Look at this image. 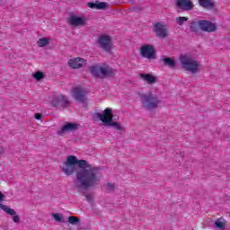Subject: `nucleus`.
<instances>
[{
  "mask_svg": "<svg viewBox=\"0 0 230 230\" xmlns=\"http://www.w3.org/2000/svg\"><path fill=\"white\" fill-rule=\"evenodd\" d=\"M11 216L13 217V221L14 222V224H19L21 222V217H19L16 212L14 215Z\"/></svg>",
  "mask_w": 230,
  "mask_h": 230,
  "instance_id": "bb28decb",
  "label": "nucleus"
},
{
  "mask_svg": "<svg viewBox=\"0 0 230 230\" xmlns=\"http://www.w3.org/2000/svg\"><path fill=\"white\" fill-rule=\"evenodd\" d=\"M199 6L206 10H213L215 8V2L213 0H198Z\"/></svg>",
  "mask_w": 230,
  "mask_h": 230,
  "instance_id": "6ab92c4d",
  "label": "nucleus"
},
{
  "mask_svg": "<svg viewBox=\"0 0 230 230\" xmlns=\"http://www.w3.org/2000/svg\"><path fill=\"white\" fill-rule=\"evenodd\" d=\"M180 62L185 69V71H189L193 75L199 73V63L197 60H194L193 58L188 55H181L180 56Z\"/></svg>",
  "mask_w": 230,
  "mask_h": 230,
  "instance_id": "20e7f679",
  "label": "nucleus"
},
{
  "mask_svg": "<svg viewBox=\"0 0 230 230\" xmlns=\"http://www.w3.org/2000/svg\"><path fill=\"white\" fill-rule=\"evenodd\" d=\"M86 60L81 58H75L73 59L68 60V66L72 69H80V67H84L86 64Z\"/></svg>",
  "mask_w": 230,
  "mask_h": 230,
  "instance_id": "ddd939ff",
  "label": "nucleus"
},
{
  "mask_svg": "<svg viewBox=\"0 0 230 230\" xmlns=\"http://www.w3.org/2000/svg\"><path fill=\"white\" fill-rule=\"evenodd\" d=\"M177 8L182 10L183 12H190L195 8V4L191 0H175Z\"/></svg>",
  "mask_w": 230,
  "mask_h": 230,
  "instance_id": "f8f14e48",
  "label": "nucleus"
},
{
  "mask_svg": "<svg viewBox=\"0 0 230 230\" xmlns=\"http://www.w3.org/2000/svg\"><path fill=\"white\" fill-rule=\"evenodd\" d=\"M4 150L3 148H0V154H3Z\"/></svg>",
  "mask_w": 230,
  "mask_h": 230,
  "instance_id": "2f4dec72",
  "label": "nucleus"
},
{
  "mask_svg": "<svg viewBox=\"0 0 230 230\" xmlns=\"http://www.w3.org/2000/svg\"><path fill=\"white\" fill-rule=\"evenodd\" d=\"M68 222L69 224H72V225L78 224V222H80V218L75 216H70L68 217Z\"/></svg>",
  "mask_w": 230,
  "mask_h": 230,
  "instance_id": "a878e982",
  "label": "nucleus"
},
{
  "mask_svg": "<svg viewBox=\"0 0 230 230\" xmlns=\"http://www.w3.org/2000/svg\"><path fill=\"white\" fill-rule=\"evenodd\" d=\"M108 191H114V184L107 183Z\"/></svg>",
  "mask_w": 230,
  "mask_h": 230,
  "instance_id": "c85d7f7f",
  "label": "nucleus"
},
{
  "mask_svg": "<svg viewBox=\"0 0 230 230\" xmlns=\"http://www.w3.org/2000/svg\"><path fill=\"white\" fill-rule=\"evenodd\" d=\"M34 118H35V119H42V114H40V113H36V114L34 115Z\"/></svg>",
  "mask_w": 230,
  "mask_h": 230,
  "instance_id": "c756f323",
  "label": "nucleus"
},
{
  "mask_svg": "<svg viewBox=\"0 0 230 230\" xmlns=\"http://www.w3.org/2000/svg\"><path fill=\"white\" fill-rule=\"evenodd\" d=\"M154 31L159 39H166L168 37V28L165 24L156 22L154 24Z\"/></svg>",
  "mask_w": 230,
  "mask_h": 230,
  "instance_id": "9d476101",
  "label": "nucleus"
},
{
  "mask_svg": "<svg viewBox=\"0 0 230 230\" xmlns=\"http://www.w3.org/2000/svg\"><path fill=\"white\" fill-rule=\"evenodd\" d=\"M140 100L142 102V107L146 109V111H154L157 109L159 105H161V100L159 97L152 93L141 95Z\"/></svg>",
  "mask_w": 230,
  "mask_h": 230,
  "instance_id": "7ed1b4c3",
  "label": "nucleus"
},
{
  "mask_svg": "<svg viewBox=\"0 0 230 230\" xmlns=\"http://www.w3.org/2000/svg\"><path fill=\"white\" fill-rule=\"evenodd\" d=\"M188 19L189 18L186 16L177 17L176 22L179 26H182V24H184V22H186V21H188Z\"/></svg>",
  "mask_w": 230,
  "mask_h": 230,
  "instance_id": "b1692460",
  "label": "nucleus"
},
{
  "mask_svg": "<svg viewBox=\"0 0 230 230\" xmlns=\"http://www.w3.org/2000/svg\"><path fill=\"white\" fill-rule=\"evenodd\" d=\"M94 118L102 121V123H107L111 127H114L117 130H123V126L119 122H112L114 115L112 114V108H106L102 113H95Z\"/></svg>",
  "mask_w": 230,
  "mask_h": 230,
  "instance_id": "f03ea898",
  "label": "nucleus"
},
{
  "mask_svg": "<svg viewBox=\"0 0 230 230\" xmlns=\"http://www.w3.org/2000/svg\"><path fill=\"white\" fill-rule=\"evenodd\" d=\"M160 60L163 62L164 66L171 67V69L175 68L176 63L172 58H161Z\"/></svg>",
  "mask_w": 230,
  "mask_h": 230,
  "instance_id": "aec40b11",
  "label": "nucleus"
},
{
  "mask_svg": "<svg viewBox=\"0 0 230 230\" xmlns=\"http://www.w3.org/2000/svg\"><path fill=\"white\" fill-rule=\"evenodd\" d=\"M61 168L68 176L75 173L76 188L89 190L100 182V167L89 164L86 160H78L75 155L67 156Z\"/></svg>",
  "mask_w": 230,
  "mask_h": 230,
  "instance_id": "f257e3e1",
  "label": "nucleus"
},
{
  "mask_svg": "<svg viewBox=\"0 0 230 230\" xmlns=\"http://www.w3.org/2000/svg\"><path fill=\"white\" fill-rule=\"evenodd\" d=\"M140 78L146 82L149 85H153V84H157V78L152 74H140Z\"/></svg>",
  "mask_w": 230,
  "mask_h": 230,
  "instance_id": "f3484780",
  "label": "nucleus"
},
{
  "mask_svg": "<svg viewBox=\"0 0 230 230\" xmlns=\"http://www.w3.org/2000/svg\"><path fill=\"white\" fill-rule=\"evenodd\" d=\"M190 31H193L194 33H199V31L200 30V20L199 21H193L190 25Z\"/></svg>",
  "mask_w": 230,
  "mask_h": 230,
  "instance_id": "4be33fe9",
  "label": "nucleus"
},
{
  "mask_svg": "<svg viewBox=\"0 0 230 230\" xmlns=\"http://www.w3.org/2000/svg\"><path fill=\"white\" fill-rule=\"evenodd\" d=\"M69 103L70 102L66 95H59L52 100V105H54V107H58L60 104L63 105V107H67Z\"/></svg>",
  "mask_w": 230,
  "mask_h": 230,
  "instance_id": "2eb2a0df",
  "label": "nucleus"
},
{
  "mask_svg": "<svg viewBox=\"0 0 230 230\" xmlns=\"http://www.w3.org/2000/svg\"><path fill=\"white\" fill-rule=\"evenodd\" d=\"M226 224H227V222L226 221V219H224V217L217 218L215 221V226L216 227H217V229H226Z\"/></svg>",
  "mask_w": 230,
  "mask_h": 230,
  "instance_id": "412c9836",
  "label": "nucleus"
},
{
  "mask_svg": "<svg viewBox=\"0 0 230 230\" xmlns=\"http://www.w3.org/2000/svg\"><path fill=\"white\" fill-rule=\"evenodd\" d=\"M37 44L39 48H44V46H48L49 44V40H48V38H40L37 41Z\"/></svg>",
  "mask_w": 230,
  "mask_h": 230,
  "instance_id": "5701e85b",
  "label": "nucleus"
},
{
  "mask_svg": "<svg viewBox=\"0 0 230 230\" xmlns=\"http://www.w3.org/2000/svg\"><path fill=\"white\" fill-rule=\"evenodd\" d=\"M140 56L143 57V58H147L148 60L155 58V49L154 48V45H143L140 48Z\"/></svg>",
  "mask_w": 230,
  "mask_h": 230,
  "instance_id": "0eeeda50",
  "label": "nucleus"
},
{
  "mask_svg": "<svg viewBox=\"0 0 230 230\" xmlns=\"http://www.w3.org/2000/svg\"><path fill=\"white\" fill-rule=\"evenodd\" d=\"M85 199H86L87 202H91L93 198L91 197V195H86Z\"/></svg>",
  "mask_w": 230,
  "mask_h": 230,
  "instance_id": "7c9ffc66",
  "label": "nucleus"
},
{
  "mask_svg": "<svg viewBox=\"0 0 230 230\" xmlns=\"http://www.w3.org/2000/svg\"><path fill=\"white\" fill-rule=\"evenodd\" d=\"M90 73L94 78H106L107 76H114V69L110 66H90Z\"/></svg>",
  "mask_w": 230,
  "mask_h": 230,
  "instance_id": "39448f33",
  "label": "nucleus"
},
{
  "mask_svg": "<svg viewBox=\"0 0 230 230\" xmlns=\"http://www.w3.org/2000/svg\"><path fill=\"white\" fill-rule=\"evenodd\" d=\"M97 42L99 44V48L106 51V53H111L112 49V38L107 34H101L97 37Z\"/></svg>",
  "mask_w": 230,
  "mask_h": 230,
  "instance_id": "423d86ee",
  "label": "nucleus"
},
{
  "mask_svg": "<svg viewBox=\"0 0 230 230\" xmlns=\"http://www.w3.org/2000/svg\"><path fill=\"white\" fill-rule=\"evenodd\" d=\"M85 94V90L82 86H75L72 89V96L79 103H84L85 100H87Z\"/></svg>",
  "mask_w": 230,
  "mask_h": 230,
  "instance_id": "6e6552de",
  "label": "nucleus"
},
{
  "mask_svg": "<svg viewBox=\"0 0 230 230\" xmlns=\"http://www.w3.org/2000/svg\"><path fill=\"white\" fill-rule=\"evenodd\" d=\"M78 129V124L68 122L65 124L59 130H58V136H63L66 132H73V130Z\"/></svg>",
  "mask_w": 230,
  "mask_h": 230,
  "instance_id": "4468645a",
  "label": "nucleus"
},
{
  "mask_svg": "<svg viewBox=\"0 0 230 230\" xmlns=\"http://www.w3.org/2000/svg\"><path fill=\"white\" fill-rule=\"evenodd\" d=\"M33 77L39 82L44 78V73L37 71L35 74H33Z\"/></svg>",
  "mask_w": 230,
  "mask_h": 230,
  "instance_id": "393cba45",
  "label": "nucleus"
},
{
  "mask_svg": "<svg viewBox=\"0 0 230 230\" xmlns=\"http://www.w3.org/2000/svg\"><path fill=\"white\" fill-rule=\"evenodd\" d=\"M87 6L92 9L95 8L96 10H105L109 8V4L107 2H96V3L89 2L87 4Z\"/></svg>",
  "mask_w": 230,
  "mask_h": 230,
  "instance_id": "dca6fc26",
  "label": "nucleus"
},
{
  "mask_svg": "<svg viewBox=\"0 0 230 230\" xmlns=\"http://www.w3.org/2000/svg\"><path fill=\"white\" fill-rule=\"evenodd\" d=\"M68 24H70V26H74L75 28L87 26V17L72 15L68 19Z\"/></svg>",
  "mask_w": 230,
  "mask_h": 230,
  "instance_id": "1a4fd4ad",
  "label": "nucleus"
},
{
  "mask_svg": "<svg viewBox=\"0 0 230 230\" xmlns=\"http://www.w3.org/2000/svg\"><path fill=\"white\" fill-rule=\"evenodd\" d=\"M3 200H4V194L1 193L0 191V209H3V211H5L7 215H14L15 210H13V208H8V206L6 205L2 204L1 202H3Z\"/></svg>",
  "mask_w": 230,
  "mask_h": 230,
  "instance_id": "a211bd4d",
  "label": "nucleus"
},
{
  "mask_svg": "<svg viewBox=\"0 0 230 230\" xmlns=\"http://www.w3.org/2000/svg\"><path fill=\"white\" fill-rule=\"evenodd\" d=\"M53 218L57 222H62V216L60 214H53Z\"/></svg>",
  "mask_w": 230,
  "mask_h": 230,
  "instance_id": "cd10ccee",
  "label": "nucleus"
},
{
  "mask_svg": "<svg viewBox=\"0 0 230 230\" xmlns=\"http://www.w3.org/2000/svg\"><path fill=\"white\" fill-rule=\"evenodd\" d=\"M199 30L208 33H213V31H217V24L208 20H199Z\"/></svg>",
  "mask_w": 230,
  "mask_h": 230,
  "instance_id": "9b49d317",
  "label": "nucleus"
}]
</instances>
